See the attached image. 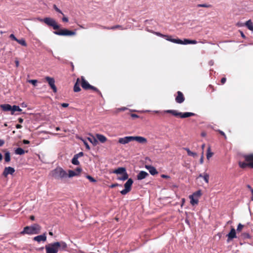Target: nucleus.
<instances>
[{
  "label": "nucleus",
  "instance_id": "obj_1",
  "mask_svg": "<svg viewBox=\"0 0 253 253\" xmlns=\"http://www.w3.org/2000/svg\"><path fill=\"white\" fill-rule=\"evenodd\" d=\"M50 173L54 178L57 180H62L68 177V173L61 167H57Z\"/></svg>",
  "mask_w": 253,
  "mask_h": 253
},
{
  "label": "nucleus",
  "instance_id": "obj_2",
  "mask_svg": "<svg viewBox=\"0 0 253 253\" xmlns=\"http://www.w3.org/2000/svg\"><path fill=\"white\" fill-rule=\"evenodd\" d=\"M40 226L37 224H34L31 226H28L24 227L23 230L21 232V234H26L28 235L37 234L40 233Z\"/></svg>",
  "mask_w": 253,
  "mask_h": 253
},
{
  "label": "nucleus",
  "instance_id": "obj_3",
  "mask_svg": "<svg viewBox=\"0 0 253 253\" xmlns=\"http://www.w3.org/2000/svg\"><path fill=\"white\" fill-rule=\"evenodd\" d=\"M80 79L81 80V85L84 89L86 90H92L93 91L97 92L99 95L102 96V93L96 87L90 85L85 79L84 77L82 76Z\"/></svg>",
  "mask_w": 253,
  "mask_h": 253
},
{
  "label": "nucleus",
  "instance_id": "obj_4",
  "mask_svg": "<svg viewBox=\"0 0 253 253\" xmlns=\"http://www.w3.org/2000/svg\"><path fill=\"white\" fill-rule=\"evenodd\" d=\"M38 20L41 22H44L47 26L52 27L55 30H58L60 26L57 23L55 20L50 17H45L43 19L38 18Z\"/></svg>",
  "mask_w": 253,
  "mask_h": 253
},
{
  "label": "nucleus",
  "instance_id": "obj_5",
  "mask_svg": "<svg viewBox=\"0 0 253 253\" xmlns=\"http://www.w3.org/2000/svg\"><path fill=\"white\" fill-rule=\"evenodd\" d=\"M164 113L171 114L173 116L179 117L180 118H185L192 116H195V114L191 112H185V113H181L178 112L177 110H167L164 111Z\"/></svg>",
  "mask_w": 253,
  "mask_h": 253
},
{
  "label": "nucleus",
  "instance_id": "obj_6",
  "mask_svg": "<svg viewBox=\"0 0 253 253\" xmlns=\"http://www.w3.org/2000/svg\"><path fill=\"white\" fill-rule=\"evenodd\" d=\"M59 246L58 242L45 246L46 253H57L59 250Z\"/></svg>",
  "mask_w": 253,
  "mask_h": 253
},
{
  "label": "nucleus",
  "instance_id": "obj_7",
  "mask_svg": "<svg viewBox=\"0 0 253 253\" xmlns=\"http://www.w3.org/2000/svg\"><path fill=\"white\" fill-rule=\"evenodd\" d=\"M167 40L173 43L181 44H196L197 43V42L196 40H190L188 39H184V41H182L180 39H167Z\"/></svg>",
  "mask_w": 253,
  "mask_h": 253
},
{
  "label": "nucleus",
  "instance_id": "obj_8",
  "mask_svg": "<svg viewBox=\"0 0 253 253\" xmlns=\"http://www.w3.org/2000/svg\"><path fill=\"white\" fill-rule=\"evenodd\" d=\"M53 33L57 35L63 36H75L76 34L75 32L70 31L66 29H59L58 31H54Z\"/></svg>",
  "mask_w": 253,
  "mask_h": 253
},
{
  "label": "nucleus",
  "instance_id": "obj_9",
  "mask_svg": "<svg viewBox=\"0 0 253 253\" xmlns=\"http://www.w3.org/2000/svg\"><path fill=\"white\" fill-rule=\"evenodd\" d=\"M133 182V180L131 178H129L125 183L124 185L125 189L120 192L121 193L122 195H125L130 192L131 189V186Z\"/></svg>",
  "mask_w": 253,
  "mask_h": 253
},
{
  "label": "nucleus",
  "instance_id": "obj_10",
  "mask_svg": "<svg viewBox=\"0 0 253 253\" xmlns=\"http://www.w3.org/2000/svg\"><path fill=\"white\" fill-rule=\"evenodd\" d=\"M45 79L48 83L49 85H50V87L52 89L53 91L54 92H57V88L55 85V80L53 78H51L49 77H46Z\"/></svg>",
  "mask_w": 253,
  "mask_h": 253
},
{
  "label": "nucleus",
  "instance_id": "obj_11",
  "mask_svg": "<svg viewBox=\"0 0 253 253\" xmlns=\"http://www.w3.org/2000/svg\"><path fill=\"white\" fill-rule=\"evenodd\" d=\"M177 95L175 96V101L177 103L181 104L185 100V97L182 92L178 91L176 92Z\"/></svg>",
  "mask_w": 253,
  "mask_h": 253
},
{
  "label": "nucleus",
  "instance_id": "obj_12",
  "mask_svg": "<svg viewBox=\"0 0 253 253\" xmlns=\"http://www.w3.org/2000/svg\"><path fill=\"white\" fill-rule=\"evenodd\" d=\"M131 141H132V136H125L124 137L120 138L118 140V142L122 144H126Z\"/></svg>",
  "mask_w": 253,
  "mask_h": 253
},
{
  "label": "nucleus",
  "instance_id": "obj_13",
  "mask_svg": "<svg viewBox=\"0 0 253 253\" xmlns=\"http://www.w3.org/2000/svg\"><path fill=\"white\" fill-rule=\"evenodd\" d=\"M227 242H229L233 239L237 238L236 231L234 228H232L230 232L227 235Z\"/></svg>",
  "mask_w": 253,
  "mask_h": 253
},
{
  "label": "nucleus",
  "instance_id": "obj_14",
  "mask_svg": "<svg viewBox=\"0 0 253 253\" xmlns=\"http://www.w3.org/2000/svg\"><path fill=\"white\" fill-rule=\"evenodd\" d=\"M132 141H136L141 144H146L147 142L146 138L140 136H132Z\"/></svg>",
  "mask_w": 253,
  "mask_h": 253
},
{
  "label": "nucleus",
  "instance_id": "obj_15",
  "mask_svg": "<svg viewBox=\"0 0 253 253\" xmlns=\"http://www.w3.org/2000/svg\"><path fill=\"white\" fill-rule=\"evenodd\" d=\"M100 27L103 29H107V30H116L119 29L121 30H123L126 29V28H124L122 26L120 25H117L112 27H106L104 26L99 25Z\"/></svg>",
  "mask_w": 253,
  "mask_h": 253
},
{
  "label": "nucleus",
  "instance_id": "obj_16",
  "mask_svg": "<svg viewBox=\"0 0 253 253\" xmlns=\"http://www.w3.org/2000/svg\"><path fill=\"white\" fill-rule=\"evenodd\" d=\"M14 171L15 169L14 168L10 167H6L3 171L2 174L4 176L6 177L9 174H12Z\"/></svg>",
  "mask_w": 253,
  "mask_h": 253
},
{
  "label": "nucleus",
  "instance_id": "obj_17",
  "mask_svg": "<svg viewBox=\"0 0 253 253\" xmlns=\"http://www.w3.org/2000/svg\"><path fill=\"white\" fill-rule=\"evenodd\" d=\"M239 166L242 169H246L248 167L250 169H253V164L245 162H239Z\"/></svg>",
  "mask_w": 253,
  "mask_h": 253
},
{
  "label": "nucleus",
  "instance_id": "obj_18",
  "mask_svg": "<svg viewBox=\"0 0 253 253\" xmlns=\"http://www.w3.org/2000/svg\"><path fill=\"white\" fill-rule=\"evenodd\" d=\"M243 157L246 162L253 164V153L245 155Z\"/></svg>",
  "mask_w": 253,
  "mask_h": 253
},
{
  "label": "nucleus",
  "instance_id": "obj_19",
  "mask_svg": "<svg viewBox=\"0 0 253 253\" xmlns=\"http://www.w3.org/2000/svg\"><path fill=\"white\" fill-rule=\"evenodd\" d=\"M46 240V236L45 234H42L41 235H39L36 236L34 238V240L37 241L38 242H40L41 241L44 242Z\"/></svg>",
  "mask_w": 253,
  "mask_h": 253
},
{
  "label": "nucleus",
  "instance_id": "obj_20",
  "mask_svg": "<svg viewBox=\"0 0 253 253\" xmlns=\"http://www.w3.org/2000/svg\"><path fill=\"white\" fill-rule=\"evenodd\" d=\"M80 79L78 78L77 79V81L74 86V91L76 92H79L81 91V88L80 87V84L81 85V81Z\"/></svg>",
  "mask_w": 253,
  "mask_h": 253
},
{
  "label": "nucleus",
  "instance_id": "obj_21",
  "mask_svg": "<svg viewBox=\"0 0 253 253\" xmlns=\"http://www.w3.org/2000/svg\"><path fill=\"white\" fill-rule=\"evenodd\" d=\"M146 168L149 170V172L151 174L154 175L158 173L156 168L151 166H146Z\"/></svg>",
  "mask_w": 253,
  "mask_h": 253
},
{
  "label": "nucleus",
  "instance_id": "obj_22",
  "mask_svg": "<svg viewBox=\"0 0 253 253\" xmlns=\"http://www.w3.org/2000/svg\"><path fill=\"white\" fill-rule=\"evenodd\" d=\"M148 173L144 171H141L137 175L138 180H142L148 176Z\"/></svg>",
  "mask_w": 253,
  "mask_h": 253
},
{
  "label": "nucleus",
  "instance_id": "obj_23",
  "mask_svg": "<svg viewBox=\"0 0 253 253\" xmlns=\"http://www.w3.org/2000/svg\"><path fill=\"white\" fill-rule=\"evenodd\" d=\"M0 107L3 111H11V112H12V106L8 104L1 105Z\"/></svg>",
  "mask_w": 253,
  "mask_h": 253
},
{
  "label": "nucleus",
  "instance_id": "obj_24",
  "mask_svg": "<svg viewBox=\"0 0 253 253\" xmlns=\"http://www.w3.org/2000/svg\"><path fill=\"white\" fill-rule=\"evenodd\" d=\"M96 137L97 140H98L101 143H104L107 141V138L102 134H96Z\"/></svg>",
  "mask_w": 253,
  "mask_h": 253
},
{
  "label": "nucleus",
  "instance_id": "obj_25",
  "mask_svg": "<svg viewBox=\"0 0 253 253\" xmlns=\"http://www.w3.org/2000/svg\"><path fill=\"white\" fill-rule=\"evenodd\" d=\"M126 171V169L125 168L120 167L116 169H115L113 173L116 174H123Z\"/></svg>",
  "mask_w": 253,
  "mask_h": 253
},
{
  "label": "nucleus",
  "instance_id": "obj_26",
  "mask_svg": "<svg viewBox=\"0 0 253 253\" xmlns=\"http://www.w3.org/2000/svg\"><path fill=\"white\" fill-rule=\"evenodd\" d=\"M189 198L190 199V203L192 205H195L198 203V199L193 197V196L190 195Z\"/></svg>",
  "mask_w": 253,
  "mask_h": 253
},
{
  "label": "nucleus",
  "instance_id": "obj_27",
  "mask_svg": "<svg viewBox=\"0 0 253 253\" xmlns=\"http://www.w3.org/2000/svg\"><path fill=\"white\" fill-rule=\"evenodd\" d=\"M245 25L250 30L253 31V23L251 20L247 21L245 23Z\"/></svg>",
  "mask_w": 253,
  "mask_h": 253
},
{
  "label": "nucleus",
  "instance_id": "obj_28",
  "mask_svg": "<svg viewBox=\"0 0 253 253\" xmlns=\"http://www.w3.org/2000/svg\"><path fill=\"white\" fill-rule=\"evenodd\" d=\"M87 139L93 145H96L98 143L97 139L92 135L91 137H88Z\"/></svg>",
  "mask_w": 253,
  "mask_h": 253
},
{
  "label": "nucleus",
  "instance_id": "obj_29",
  "mask_svg": "<svg viewBox=\"0 0 253 253\" xmlns=\"http://www.w3.org/2000/svg\"><path fill=\"white\" fill-rule=\"evenodd\" d=\"M15 111H22V109L20 108L18 106L13 105L12 106V112H11V115H13Z\"/></svg>",
  "mask_w": 253,
  "mask_h": 253
},
{
  "label": "nucleus",
  "instance_id": "obj_30",
  "mask_svg": "<svg viewBox=\"0 0 253 253\" xmlns=\"http://www.w3.org/2000/svg\"><path fill=\"white\" fill-rule=\"evenodd\" d=\"M78 173H77L74 170H68V177H72L73 176H78Z\"/></svg>",
  "mask_w": 253,
  "mask_h": 253
},
{
  "label": "nucleus",
  "instance_id": "obj_31",
  "mask_svg": "<svg viewBox=\"0 0 253 253\" xmlns=\"http://www.w3.org/2000/svg\"><path fill=\"white\" fill-rule=\"evenodd\" d=\"M185 150L187 151V154L189 156H192L193 157H195L197 156V153L192 152L189 148H185Z\"/></svg>",
  "mask_w": 253,
  "mask_h": 253
},
{
  "label": "nucleus",
  "instance_id": "obj_32",
  "mask_svg": "<svg viewBox=\"0 0 253 253\" xmlns=\"http://www.w3.org/2000/svg\"><path fill=\"white\" fill-rule=\"evenodd\" d=\"M18 43L20 44L21 45L24 46H27V44L25 41V40L22 38L21 39H17L16 41Z\"/></svg>",
  "mask_w": 253,
  "mask_h": 253
},
{
  "label": "nucleus",
  "instance_id": "obj_33",
  "mask_svg": "<svg viewBox=\"0 0 253 253\" xmlns=\"http://www.w3.org/2000/svg\"><path fill=\"white\" fill-rule=\"evenodd\" d=\"M123 174V176L121 177H118V179L124 181L128 179V175L126 171Z\"/></svg>",
  "mask_w": 253,
  "mask_h": 253
},
{
  "label": "nucleus",
  "instance_id": "obj_34",
  "mask_svg": "<svg viewBox=\"0 0 253 253\" xmlns=\"http://www.w3.org/2000/svg\"><path fill=\"white\" fill-rule=\"evenodd\" d=\"M72 163L74 165H79L80 162L78 161V158L77 156H74L72 160Z\"/></svg>",
  "mask_w": 253,
  "mask_h": 253
},
{
  "label": "nucleus",
  "instance_id": "obj_35",
  "mask_svg": "<svg viewBox=\"0 0 253 253\" xmlns=\"http://www.w3.org/2000/svg\"><path fill=\"white\" fill-rule=\"evenodd\" d=\"M202 195V192L201 190H198L196 191L195 192L193 193V194L192 195V196H193V197L198 199Z\"/></svg>",
  "mask_w": 253,
  "mask_h": 253
},
{
  "label": "nucleus",
  "instance_id": "obj_36",
  "mask_svg": "<svg viewBox=\"0 0 253 253\" xmlns=\"http://www.w3.org/2000/svg\"><path fill=\"white\" fill-rule=\"evenodd\" d=\"M15 153L18 155H23L25 153V151L21 148H18L15 150Z\"/></svg>",
  "mask_w": 253,
  "mask_h": 253
},
{
  "label": "nucleus",
  "instance_id": "obj_37",
  "mask_svg": "<svg viewBox=\"0 0 253 253\" xmlns=\"http://www.w3.org/2000/svg\"><path fill=\"white\" fill-rule=\"evenodd\" d=\"M10 154L9 152H7L4 155V160L6 162H9L10 161Z\"/></svg>",
  "mask_w": 253,
  "mask_h": 253
},
{
  "label": "nucleus",
  "instance_id": "obj_38",
  "mask_svg": "<svg viewBox=\"0 0 253 253\" xmlns=\"http://www.w3.org/2000/svg\"><path fill=\"white\" fill-rule=\"evenodd\" d=\"M155 34L158 36H159V37H161L162 38H165L166 39H172L170 37H169L168 35H163L159 32H155Z\"/></svg>",
  "mask_w": 253,
  "mask_h": 253
},
{
  "label": "nucleus",
  "instance_id": "obj_39",
  "mask_svg": "<svg viewBox=\"0 0 253 253\" xmlns=\"http://www.w3.org/2000/svg\"><path fill=\"white\" fill-rule=\"evenodd\" d=\"M197 6L199 7H206V8H211L212 7V5L210 4H199L197 5Z\"/></svg>",
  "mask_w": 253,
  "mask_h": 253
},
{
  "label": "nucleus",
  "instance_id": "obj_40",
  "mask_svg": "<svg viewBox=\"0 0 253 253\" xmlns=\"http://www.w3.org/2000/svg\"><path fill=\"white\" fill-rule=\"evenodd\" d=\"M59 246V248H61L62 250H64L67 248V244L64 242H58Z\"/></svg>",
  "mask_w": 253,
  "mask_h": 253
},
{
  "label": "nucleus",
  "instance_id": "obj_41",
  "mask_svg": "<svg viewBox=\"0 0 253 253\" xmlns=\"http://www.w3.org/2000/svg\"><path fill=\"white\" fill-rule=\"evenodd\" d=\"M213 153L210 151V148L209 147L208 149V152L207 154V158L209 160L211 157L213 155Z\"/></svg>",
  "mask_w": 253,
  "mask_h": 253
},
{
  "label": "nucleus",
  "instance_id": "obj_42",
  "mask_svg": "<svg viewBox=\"0 0 253 253\" xmlns=\"http://www.w3.org/2000/svg\"><path fill=\"white\" fill-rule=\"evenodd\" d=\"M203 179L207 183H208L209 179V175L207 173H204L203 175Z\"/></svg>",
  "mask_w": 253,
  "mask_h": 253
},
{
  "label": "nucleus",
  "instance_id": "obj_43",
  "mask_svg": "<svg viewBox=\"0 0 253 253\" xmlns=\"http://www.w3.org/2000/svg\"><path fill=\"white\" fill-rule=\"evenodd\" d=\"M86 177L87 179H88L90 182H95L96 181V180L92 177L91 176L87 175L86 176Z\"/></svg>",
  "mask_w": 253,
  "mask_h": 253
},
{
  "label": "nucleus",
  "instance_id": "obj_44",
  "mask_svg": "<svg viewBox=\"0 0 253 253\" xmlns=\"http://www.w3.org/2000/svg\"><path fill=\"white\" fill-rule=\"evenodd\" d=\"M53 8L56 12L61 13L63 16L64 15L63 12L57 7V6L55 4L53 5Z\"/></svg>",
  "mask_w": 253,
  "mask_h": 253
},
{
  "label": "nucleus",
  "instance_id": "obj_45",
  "mask_svg": "<svg viewBox=\"0 0 253 253\" xmlns=\"http://www.w3.org/2000/svg\"><path fill=\"white\" fill-rule=\"evenodd\" d=\"M29 83H31L34 86H36L37 85V83L38 82L36 80H29Z\"/></svg>",
  "mask_w": 253,
  "mask_h": 253
},
{
  "label": "nucleus",
  "instance_id": "obj_46",
  "mask_svg": "<svg viewBox=\"0 0 253 253\" xmlns=\"http://www.w3.org/2000/svg\"><path fill=\"white\" fill-rule=\"evenodd\" d=\"M217 131H218V132H219V133L221 135H222V136L224 137V138H225V139H226V138H227L226 135V134H225V133H224L223 131H222V130H219V129L217 130Z\"/></svg>",
  "mask_w": 253,
  "mask_h": 253
},
{
  "label": "nucleus",
  "instance_id": "obj_47",
  "mask_svg": "<svg viewBox=\"0 0 253 253\" xmlns=\"http://www.w3.org/2000/svg\"><path fill=\"white\" fill-rule=\"evenodd\" d=\"M243 227V225L240 223L237 227V231L238 232L241 231Z\"/></svg>",
  "mask_w": 253,
  "mask_h": 253
},
{
  "label": "nucleus",
  "instance_id": "obj_48",
  "mask_svg": "<svg viewBox=\"0 0 253 253\" xmlns=\"http://www.w3.org/2000/svg\"><path fill=\"white\" fill-rule=\"evenodd\" d=\"M9 38H10L11 40H13V41H16V42L17 41V39H17V38L15 37V36L13 34H11V35L9 36Z\"/></svg>",
  "mask_w": 253,
  "mask_h": 253
},
{
  "label": "nucleus",
  "instance_id": "obj_49",
  "mask_svg": "<svg viewBox=\"0 0 253 253\" xmlns=\"http://www.w3.org/2000/svg\"><path fill=\"white\" fill-rule=\"evenodd\" d=\"M74 156H75L76 157L77 156V158H79V157H81L84 156V153L82 152H81L79 153L78 154L75 155Z\"/></svg>",
  "mask_w": 253,
  "mask_h": 253
},
{
  "label": "nucleus",
  "instance_id": "obj_50",
  "mask_svg": "<svg viewBox=\"0 0 253 253\" xmlns=\"http://www.w3.org/2000/svg\"><path fill=\"white\" fill-rule=\"evenodd\" d=\"M82 169L81 168H77L76 169H75V171L77 172V173H78V175H79V174L80 173V172L82 171Z\"/></svg>",
  "mask_w": 253,
  "mask_h": 253
},
{
  "label": "nucleus",
  "instance_id": "obj_51",
  "mask_svg": "<svg viewBox=\"0 0 253 253\" xmlns=\"http://www.w3.org/2000/svg\"><path fill=\"white\" fill-rule=\"evenodd\" d=\"M130 116L132 118H138L139 117V116L135 114H130Z\"/></svg>",
  "mask_w": 253,
  "mask_h": 253
},
{
  "label": "nucleus",
  "instance_id": "obj_52",
  "mask_svg": "<svg viewBox=\"0 0 253 253\" xmlns=\"http://www.w3.org/2000/svg\"><path fill=\"white\" fill-rule=\"evenodd\" d=\"M119 186V184H118V183H114V184H112V185H111L110 186V187L112 188H115V187H116L117 186Z\"/></svg>",
  "mask_w": 253,
  "mask_h": 253
},
{
  "label": "nucleus",
  "instance_id": "obj_53",
  "mask_svg": "<svg viewBox=\"0 0 253 253\" xmlns=\"http://www.w3.org/2000/svg\"><path fill=\"white\" fill-rule=\"evenodd\" d=\"M61 106L63 107H67L69 106V104L68 103H63L61 104Z\"/></svg>",
  "mask_w": 253,
  "mask_h": 253
},
{
  "label": "nucleus",
  "instance_id": "obj_54",
  "mask_svg": "<svg viewBox=\"0 0 253 253\" xmlns=\"http://www.w3.org/2000/svg\"><path fill=\"white\" fill-rule=\"evenodd\" d=\"M208 89L209 90H211V91H213L214 90L213 86L212 85H209Z\"/></svg>",
  "mask_w": 253,
  "mask_h": 253
},
{
  "label": "nucleus",
  "instance_id": "obj_55",
  "mask_svg": "<svg viewBox=\"0 0 253 253\" xmlns=\"http://www.w3.org/2000/svg\"><path fill=\"white\" fill-rule=\"evenodd\" d=\"M84 144L85 146V148H86V149H87V150L90 149V147L86 142H84Z\"/></svg>",
  "mask_w": 253,
  "mask_h": 253
},
{
  "label": "nucleus",
  "instance_id": "obj_56",
  "mask_svg": "<svg viewBox=\"0 0 253 253\" xmlns=\"http://www.w3.org/2000/svg\"><path fill=\"white\" fill-rule=\"evenodd\" d=\"M62 21L64 22H68V18L64 16L62 18Z\"/></svg>",
  "mask_w": 253,
  "mask_h": 253
},
{
  "label": "nucleus",
  "instance_id": "obj_57",
  "mask_svg": "<svg viewBox=\"0 0 253 253\" xmlns=\"http://www.w3.org/2000/svg\"><path fill=\"white\" fill-rule=\"evenodd\" d=\"M240 34H241V37H242L243 39H246V36L245 35V34H244V33H243L242 31H240Z\"/></svg>",
  "mask_w": 253,
  "mask_h": 253
},
{
  "label": "nucleus",
  "instance_id": "obj_58",
  "mask_svg": "<svg viewBox=\"0 0 253 253\" xmlns=\"http://www.w3.org/2000/svg\"><path fill=\"white\" fill-rule=\"evenodd\" d=\"M226 81V78H222L221 80V83L222 84H224Z\"/></svg>",
  "mask_w": 253,
  "mask_h": 253
},
{
  "label": "nucleus",
  "instance_id": "obj_59",
  "mask_svg": "<svg viewBox=\"0 0 253 253\" xmlns=\"http://www.w3.org/2000/svg\"><path fill=\"white\" fill-rule=\"evenodd\" d=\"M23 143L25 144H28L30 143V141L28 140L24 139L23 140Z\"/></svg>",
  "mask_w": 253,
  "mask_h": 253
},
{
  "label": "nucleus",
  "instance_id": "obj_60",
  "mask_svg": "<svg viewBox=\"0 0 253 253\" xmlns=\"http://www.w3.org/2000/svg\"><path fill=\"white\" fill-rule=\"evenodd\" d=\"M161 177L162 178H169V176L168 175H165V174H162L161 175Z\"/></svg>",
  "mask_w": 253,
  "mask_h": 253
},
{
  "label": "nucleus",
  "instance_id": "obj_61",
  "mask_svg": "<svg viewBox=\"0 0 253 253\" xmlns=\"http://www.w3.org/2000/svg\"><path fill=\"white\" fill-rule=\"evenodd\" d=\"M4 144V141L3 140L0 139V147L3 146Z\"/></svg>",
  "mask_w": 253,
  "mask_h": 253
},
{
  "label": "nucleus",
  "instance_id": "obj_62",
  "mask_svg": "<svg viewBox=\"0 0 253 253\" xmlns=\"http://www.w3.org/2000/svg\"><path fill=\"white\" fill-rule=\"evenodd\" d=\"M22 126L21 125L17 124V125H16V127L17 128H22Z\"/></svg>",
  "mask_w": 253,
  "mask_h": 253
},
{
  "label": "nucleus",
  "instance_id": "obj_63",
  "mask_svg": "<svg viewBox=\"0 0 253 253\" xmlns=\"http://www.w3.org/2000/svg\"><path fill=\"white\" fill-rule=\"evenodd\" d=\"M18 120L20 123H22L23 122V119L21 118H19Z\"/></svg>",
  "mask_w": 253,
  "mask_h": 253
},
{
  "label": "nucleus",
  "instance_id": "obj_64",
  "mask_svg": "<svg viewBox=\"0 0 253 253\" xmlns=\"http://www.w3.org/2000/svg\"><path fill=\"white\" fill-rule=\"evenodd\" d=\"M251 192H252V194L251 199L252 201H253V189H251Z\"/></svg>",
  "mask_w": 253,
  "mask_h": 253
}]
</instances>
